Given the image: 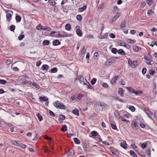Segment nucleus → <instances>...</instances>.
<instances>
[{
    "instance_id": "f257e3e1",
    "label": "nucleus",
    "mask_w": 157,
    "mask_h": 157,
    "mask_svg": "<svg viewBox=\"0 0 157 157\" xmlns=\"http://www.w3.org/2000/svg\"><path fill=\"white\" fill-rule=\"evenodd\" d=\"M143 110L150 118L152 120L155 118L157 121V113L155 112L153 113L149 110H146L145 109H144Z\"/></svg>"
},
{
    "instance_id": "f03ea898",
    "label": "nucleus",
    "mask_w": 157,
    "mask_h": 157,
    "mask_svg": "<svg viewBox=\"0 0 157 157\" xmlns=\"http://www.w3.org/2000/svg\"><path fill=\"white\" fill-rule=\"evenodd\" d=\"M117 58V57H112L108 59L104 64V66L106 67H108L112 63L116 60Z\"/></svg>"
},
{
    "instance_id": "7ed1b4c3",
    "label": "nucleus",
    "mask_w": 157,
    "mask_h": 157,
    "mask_svg": "<svg viewBox=\"0 0 157 157\" xmlns=\"http://www.w3.org/2000/svg\"><path fill=\"white\" fill-rule=\"evenodd\" d=\"M128 62L129 65L132 68H135L138 65L137 61L132 60L130 58L128 59Z\"/></svg>"
},
{
    "instance_id": "20e7f679",
    "label": "nucleus",
    "mask_w": 157,
    "mask_h": 157,
    "mask_svg": "<svg viewBox=\"0 0 157 157\" xmlns=\"http://www.w3.org/2000/svg\"><path fill=\"white\" fill-rule=\"evenodd\" d=\"M79 82L81 84H83L84 85H87L86 87L88 89H90V85L89 83H88L87 82L86 79L82 76H80L79 77Z\"/></svg>"
},
{
    "instance_id": "39448f33",
    "label": "nucleus",
    "mask_w": 157,
    "mask_h": 157,
    "mask_svg": "<svg viewBox=\"0 0 157 157\" xmlns=\"http://www.w3.org/2000/svg\"><path fill=\"white\" fill-rule=\"evenodd\" d=\"M72 36L71 33H68L64 31L60 32V38L67 37Z\"/></svg>"
},
{
    "instance_id": "423d86ee",
    "label": "nucleus",
    "mask_w": 157,
    "mask_h": 157,
    "mask_svg": "<svg viewBox=\"0 0 157 157\" xmlns=\"http://www.w3.org/2000/svg\"><path fill=\"white\" fill-rule=\"evenodd\" d=\"M50 36L52 37L60 38V32L52 31Z\"/></svg>"
},
{
    "instance_id": "0eeeda50",
    "label": "nucleus",
    "mask_w": 157,
    "mask_h": 157,
    "mask_svg": "<svg viewBox=\"0 0 157 157\" xmlns=\"http://www.w3.org/2000/svg\"><path fill=\"white\" fill-rule=\"evenodd\" d=\"M76 33L77 35L79 36H81L82 35V33L80 27L79 26H76L75 27Z\"/></svg>"
},
{
    "instance_id": "6e6552de",
    "label": "nucleus",
    "mask_w": 157,
    "mask_h": 157,
    "mask_svg": "<svg viewBox=\"0 0 157 157\" xmlns=\"http://www.w3.org/2000/svg\"><path fill=\"white\" fill-rule=\"evenodd\" d=\"M99 106H100L102 108V110L103 109H105L109 107L108 105L107 104L103 102L100 103Z\"/></svg>"
},
{
    "instance_id": "1a4fd4ad",
    "label": "nucleus",
    "mask_w": 157,
    "mask_h": 157,
    "mask_svg": "<svg viewBox=\"0 0 157 157\" xmlns=\"http://www.w3.org/2000/svg\"><path fill=\"white\" fill-rule=\"evenodd\" d=\"M120 16L121 13H118L111 19V22H113L116 21Z\"/></svg>"
},
{
    "instance_id": "9d476101",
    "label": "nucleus",
    "mask_w": 157,
    "mask_h": 157,
    "mask_svg": "<svg viewBox=\"0 0 157 157\" xmlns=\"http://www.w3.org/2000/svg\"><path fill=\"white\" fill-rule=\"evenodd\" d=\"M145 59L146 61H152V56L150 53L144 56Z\"/></svg>"
},
{
    "instance_id": "9b49d317",
    "label": "nucleus",
    "mask_w": 157,
    "mask_h": 157,
    "mask_svg": "<svg viewBox=\"0 0 157 157\" xmlns=\"http://www.w3.org/2000/svg\"><path fill=\"white\" fill-rule=\"evenodd\" d=\"M118 78V76L117 75H116L112 79L111 81V83L112 85L115 84L116 82V81L117 80Z\"/></svg>"
},
{
    "instance_id": "f8f14e48",
    "label": "nucleus",
    "mask_w": 157,
    "mask_h": 157,
    "mask_svg": "<svg viewBox=\"0 0 157 157\" xmlns=\"http://www.w3.org/2000/svg\"><path fill=\"white\" fill-rule=\"evenodd\" d=\"M39 100L41 102H43L44 101H47L48 100V98L47 97H39Z\"/></svg>"
},
{
    "instance_id": "ddd939ff",
    "label": "nucleus",
    "mask_w": 157,
    "mask_h": 157,
    "mask_svg": "<svg viewBox=\"0 0 157 157\" xmlns=\"http://www.w3.org/2000/svg\"><path fill=\"white\" fill-rule=\"evenodd\" d=\"M61 44V42L58 40H56L53 41V45L55 46H58Z\"/></svg>"
},
{
    "instance_id": "4468645a",
    "label": "nucleus",
    "mask_w": 157,
    "mask_h": 157,
    "mask_svg": "<svg viewBox=\"0 0 157 157\" xmlns=\"http://www.w3.org/2000/svg\"><path fill=\"white\" fill-rule=\"evenodd\" d=\"M117 53L118 54L121 56H125V52L122 49L118 50Z\"/></svg>"
},
{
    "instance_id": "2eb2a0df",
    "label": "nucleus",
    "mask_w": 157,
    "mask_h": 157,
    "mask_svg": "<svg viewBox=\"0 0 157 157\" xmlns=\"http://www.w3.org/2000/svg\"><path fill=\"white\" fill-rule=\"evenodd\" d=\"M110 150L111 152H112V154L114 155H116L117 154V153H118V152L117 151L116 149H114L112 147H110Z\"/></svg>"
},
{
    "instance_id": "dca6fc26",
    "label": "nucleus",
    "mask_w": 157,
    "mask_h": 157,
    "mask_svg": "<svg viewBox=\"0 0 157 157\" xmlns=\"http://www.w3.org/2000/svg\"><path fill=\"white\" fill-rule=\"evenodd\" d=\"M27 82L25 78H22L19 80V82L23 85H26Z\"/></svg>"
},
{
    "instance_id": "f3484780",
    "label": "nucleus",
    "mask_w": 157,
    "mask_h": 157,
    "mask_svg": "<svg viewBox=\"0 0 157 157\" xmlns=\"http://www.w3.org/2000/svg\"><path fill=\"white\" fill-rule=\"evenodd\" d=\"M12 15L11 14H7L6 15V20L8 22H10L12 18Z\"/></svg>"
},
{
    "instance_id": "a211bd4d",
    "label": "nucleus",
    "mask_w": 157,
    "mask_h": 157,
    "mask_svg": "<svg viewBox=\"0 0 157 157\" xmlns=\"http://www.w3.org/2000/svg\"><path fill=\"white\" fill-rule=\"evenodd\" d=\"M17 146L21 147L22 148H25L26 147V145L25 144L20 143L19 141V143H17Z\"/></svg>"
},
{
    "instance_id": "6ab92c4d",
    "label": "nucleus",
    "mask_w": 157,
    "mask_h": 157,
    "mask_svg": "<svg viewBox=\"0 0 157 157\" xmlns=\"http://www.w3.org/2000/svg\"><path fill=\"white\" fill-rule=\"evenodd\" d=\"M101 32L100 36L99 37L101 39H103L104 38H106L108 36V34L107 33H105L104 36H101Z\"/></svg>"
},
{
    "instance_id": "aec40b11",
    "label": "nucleus",
    "mask_w": 157,
    "mask_h": 157,
    "mask_svg": "<svg viewBox=\"0 0 157 157\" xmlns=\"http://www.w3.org/2000/svg\"><path fill=\"white\" fill-rule=\"evenodd\" d=\"M113 13L114 14H117L118 13L119 10L117 6H114L113 8Z\"/></svg>"
},
{
    "instance_id": "412c9836",
    "label": "nucleus",
    "mask_w": 157,
    "mask_h": 157,
    "mask_svg": "<svg viewBox=\"0 0 157 157\" xmlns=\"http://www.w3.org/2000/svg\"><path fill=\"white\" fill-rule=\"evenodd\" d=\"M41 68L43 70H47L49 69V67L47 64H44L42 66Z\"/></svg>"
},
{
    "instance_id": "4be33fe9",
    "label": "nucleus",
    "mask_w": 157,
    "mask_h": 157,
    "mask_svg": "<svg viewBox=\"0 0 157 157\" xmlns=\"http://www.w3.org/2000/svg\"><path fill=\"white\" fill-rule=\"evenodd\" d=\"M66 106L64 105L63 103L60 102L59 104V107H58V108L61 109H66Z\"/></svg>"
},
{
    "instance_id": "5701e85b",
    "label": "nucleus",
    "mask_w": 157,
    "mask_h": 157,
    "mask_svg": "<svg viewBox=\"0 0 157 157\" xmlns=\"http://www.w3.org/2000/svg\"><path fill=\"white\" fill-rule=\"evenodd\" d=\"M60 103V102L59 101H56L55 102H54L53 103L54 106L55 107H56L57 108H58V107H59V104Z\"/></svg>"
},
{
    "instance_id": "b1692460",
    "label": "nucleus",
    "mask_w": 157,
    "mask_h": 157,
    "mask_svg": "<svg viewBox=\"0 0 157 157\" xmlns=\"http://www.w3.org/2000/svg\"><path fill=\"white\" fill-rule=\"evenodd\" d=\"M92 103V101L91 100V99L89 98H87V102L86 103V104L87 106H89L91 105Z\"/></svg>"
},
{
    "instance_id": "393cba45",
    "label": "nucleus",
    "mask_w": 157,
    "mask_h": 157,
    "mask_svg": "<svg viewBox=\"0 0 157 157\" xmlns=\"http://www.w3.org/2000/svg\"><path fill=\"white\" fill-rule=\"evenodd\" d=\"M124 92L123 89L121 88H119L118 89V93L121 96H122L124 94Z\"/></svg>"
},
{
    "instance_id": "a878e982",
    "label": "nucleus",
    "mask_w": 157,
    "mask_h": 157,
    "mask_svg": "<svg viewBox=\"0 0 157 157\" xmlns=\"http://www.w3.org/2000/svg\"><path fill=\"white\" fill-rule=\"evenodd\" d=\"M65 29L67 30L70 31L71 29V25L69 24H66L65 25Z\"/></svg>"
},
{
    "instance_id": "bb28decb",
    "label": "nucleus",
    "mask_w": 157,
    "mask_h": 157,
    "mask_svg": "<svg viewBox=\"0 0 157 157\" xmlns=\"http://www.w3.org/2000/svg\"><path fill=\"white\" fill-rule=\"evenodd\" d=\"M86 6L84 5L82 7L79 8L78 9V10L80 12H82L83 11L85 10H86Z\"/></svg>"
},
{
    "instance_id": "cd10ccee",
    "label": "nucleus",
    "mask_w": 157,
    "mask_h": 157,
    "mask_svg": "<svg viewBox=\"0 0 157 157\" xmlns=\"http://www.w3.org/2000/svg\"><path fill=\"white\" fill-rule=\"evenodd\" d=\"M42 30L44 31H50L51 29L50 27L47 26H43Z\"/></svg>"
},
{
    "instance_id": "c85d7f7f",
    "label": "nucleus",
    "mask_w": 157,
    "mask_h": 157,
    "mask_svg": "<svg viewBox=\"0 0 157 157\" xmlns=\"http://www.w3.org/2000/svg\"><path fill=\"white\" fill-rule=\"evenodd\" d=\"M127 89L132 93H135V90L131 87H127Z\"/></svg>"
},
{
    "instance_id": "c756f323",
    "label": "nucleus",
    "mask_w": 157,
    "mask_h": 157,
    "mask_svg": "<svg viewBox=\"0 0 157 157\" xmlns=\"http://www.w3.org/2000/svg\"><path fill=\"white\" fill-rule=\"evenodd\" d=\"M130 154L133 157H137L136 154L133 151H130Z\"/></svg>"
},
{
    "instance_id": "7c9ffc66",
    "label": "nucleus",
    "mask_w": 157,
    "mask_h": 157,
    "mask_svg": "<svg viewBox=\"0 0 157 157\" xmlns=\"http://www.w3.org/2000/svg\"><path fill=\"white\" fill-rule=\"evenodd\" d=\"M11 142L13 145L17 146L18 143H19V141L16 140H12Z\"/></svg>"
},
{
    "instance_id": "2f4dec72",
    "label": "nucleus",
    "mask_w": 157,
    "mask_h": 157,
    "mask_svg": "<svg viewBox=\"0 0 157 157\" xmlns=\"http://www.w3.org/2000/svg\"><path fill=\"white\" fill-rule=\"evenodd\" d=\"M118 43L120 46L123 47H124V46L125 44V43L122 40H120L119 41Z\"/></svg>"
},
{
    "instance_id": "473e14b6",
    "label": "nucleus",
    "mask_w": 157,
    "mask_h": 157,
    "mask_svg": "<svg viewBox=\"0 0 157 157\" xmlns=\"http://www.w3.org/2000/svg\"><path fill=\"white\" fill-rule=\"evenodd\" d=\"M61 130L63 132H65L67 130V127L66 125H64L63 126L61 129Z\"/></svg>"
},
{
    "instance_id": "72a5a7b5",
    "label": "nucleus",
    "mask_w": 157,
    "mask_h": 157,
    "mask_svg": "<svg viewBox=\"0 0 157 157\" xmlns=\"http://www.w3.org/2000/svg\"><path fill=\"white\" fill-rule=\"evenodd\" d=\"M43 26L40 24H39L36 27V29L37 30H42Z\"/></svg>"
},
{
    "instance_id": "f704fd0d",
    "label": "nucleus",
    "mask_w": 157,
    "mask_h": 157,
    "mask_svg": "<svg viewBox=\"0 0 157 157\" xmlns=\"http://www.w3.org/2000/svg\"><path fill=\"white\" fill-rule=\"evenodd\" d=\"M126 24V22L125 21H124L120 25V28L121 29H123V28L125 27Z\"/></svg>"
},
{
    "instance_id": "c9c22d12",
    "label": "nucleus",
    "mask_w": 157,
    "mask_h": 157,
    "mask_svg": "<svg viewBox=\"0 0 157 157\" xmlns=\"http://www.w3.org/2000/svg\"><path fill=\"white\" fill-rule=\"evenodd\" d=\"M72 113L75 114L77 115H79V111L78 109H74L72 112Z\"/></svg>"
},
{
    "instance_id": "e433bc0d",
    "label": "nucleus",
    "mask_w": 157,
    "mask_h": 157,
    "mask_svg": "<svg viewBox=\"0 0 157 157\" xmlns=\"http://www.w3.org/2000/svg\"><path fill=\"white\" fill-rule=\"evenodd\" d=\"M49 41L48 40H44L43 42V44L44 45H48L49 44Z\"/></svg>"
},
{
    "instance_id": "4c0bfd02",
    "label": "nucleus",
    "mask_w": 157,
    "mask_h": 157,
    "mask_svg": "<svg viewBox=\"0 0 157 157\" xmlns=\"http://www.w3.org/2000/svg\"><path fill=\"white\" fill-rule=\"evenodd\" d=\"M36 116L37 117L39 121H41L42 120V117L40 113H38V114H37Z\"/></svg>"
},
{
    "instance_id": "58836bf2",
    "label": "nucleus",
    "mask_w": 157,
    "mask_h": 157,
    "mask_svg": "<svg viewBox=\"0 0 157 157\" xmlns=\"http://www.w3.org/2000/svg\"><path fill=\"white\" fill-rule=\"evenodd\" d=\"M120 145L121 147L125 149H126L127 148V147L126 146V145L125 144H123L121 143L120 144Z\"/></svg>"
},
{
    "instance_id": "ea45409f",
    "label": "nucleus",
    "mask_w": 157,
    "mask_h": 157,
    "mask_svg": "<svg viewBox=\"0 0 157 157\" xmlns=\"http://www.w3.org/2000/svg\"><path fill=\"white\" fill-rule=\"evenodd\" d=\"M65 118V117L64 116L61 115L60 116L59 120V121H60L64 120Z\"/></svg>"
},
{
    "instance_id": "a19ab883",
    "label": "nucleus",
    "mask_w": 157,
    "mask_h": 157,
    "mask_svg": "<svg viewBox=\"0 0 157 157\" xmlns=\"http://www.w3.org/2000/svg\"><path fill=\"white\" fill-rule=\"evenodd\" d=\"M147 4L149 6H150L151 4L153 3L152 0H147L146 1Z\"/></svg>"
},
{
    "instance_id": "79ce46f5",
    "label": "nucleus",
    "mask_w": 157,
    "mask_h": 157,
    "mask_svg": "<svg viewBox=\"0 0 157 157\" xmlns=\"http://www.w3.org/2000/svg\"><path fill=\"white\" fill-rule=\"evenodd\" d=\"M74 141L75 143L77 144H79L80 143V140L77 138H74Z\"/></svg>"
},
{
    "instance_id": "37998d69",
    "label": "nucleus",
    "mask_w": 157,
    "mask_h": 157,
    "mask_svg": "<svg viewBox=\"0 0 157 157\" xmlns=\"http://www.w3.org/2000/svg\"><path fill=\"white\" fill-rule=\"evenodd\" d=\"M16 20L17 21L19 22L21 21V18L19 16H17L15 17Z\"/></svg>"
},
{
    "instance_id": "c03bdc74",
    "label": "nucleus",
    "mask_w": 157,
    "mask_h": 157,
    "mask_svg": "<svg viewBox=\"0 0 157 157\" xmlns=\"http://www.w3.org/2000/svg\"><path fill=\"white\" fill-rule=\"evenodd\" d=\"M128 108L130 110H131L132 112H133L135 111V107L133 106H130Z\"/></svg>"
},
{
    "instance_id": "a18cd8bd",
    "label": "nucleus",
    "mask_w": 157,
    "mask_h": 157,
    "mask_svg": "<svg viewBox=\"0 0 157 157\" xmlns=\"http://www.w3.org/2000/svg\"><path fill=\"white\" fill-rule=\"evenodd\" d=\"M112 128L113 129H116L117 128V126L115 123H113L111 124Z\"/></svg>"
},
{
    "instance_id": "49530a36",
    "label": "nucleus",
    "mask_w": 157,
    "mask_h": 157,
    "mask_svg": "<svg viewBox=\"0 0 157 157\" xmlns=\"http://www.w3.org/2000/svg\"><path fill=\"white\" fill-rule=\"evenodd\" d=\"M49 3L50 5L52 6H54L56 4V2L53 0H51Z\"/></svg>"
},
{
    "instance_id": "de8ad7c7",
    "label": "nucleus",
    "mask_w": 157,
    "mask_h": 157,
    "mask_svg": "<svg viewBox=\"0 0 157 157\" xmlns=\"http://www.w3.org/2000/svg\"><path fill=\"white\" fill-rule=\"evenodd\" d=\"M57 71V68L56 67H54L51 70V72L52 73H54L56 72Z\"/></svg>"
},
{
    "instance_id": "09e8293b",
    "label": "nucleus",
    "mask_w": 157,
    "mask_h": 157,
    "mask_svg": "<svg viewBox=\"0 0 157 157\" xmlns=\"http://www.w3.org/2000/svg\"><path fill=\"white\" fill-rule=\"evenodd\" d=\"M134 93L136 95H137L139 94H142V91L140 90H137L136 91H135V93Z\"/></svg>"
},
{
    "instance_id": "8fccbe9b",
    "label": "nucleus",
    "mask_w": 157,
    "mask_h": 157,
    "mask_svg": "<svg viewBox=\"0 0 157 157\" xmlns=\"http://www.w3.org/2000/svg\"><path fill=\"white\" fill-rule=\"evenodd\" d=\"M118 50L115 48H113L111 49V52L112 53L114 54H116V53L117 52Z\"/></svg>"
},
{
    "instance_id": "3c124183",
    "label": "nucleus",
    "mask_w": 157,
    "mask_h": 157,
    "mask_svg": "<svg viewBox=\"0 0 157 157\" xmlns=\"http://www.w3.org/2000/svg\"><path fill=\"white\" fill-rule=\"evenodd\" d=\"M104 6V5L103 4H101L98 7V10L99 11H100L101 10L103 9Z\"/></svg>"
},
{
    "instance_id": "603ef678",
    "label": "nucleus",
    "mask_w": 157,
    "mask_h": 157,
    "mask_svg": "<svg viewBox=\"0 0 157 157\" xmlns=\"http://www.w3.org/2000/svg\"><path fill=\"white\" fill-rule=\"evenodd\" d=\"M83 97V95L81 94H79L77 96V98L79 100H81Z\"/></svg>"
},
{
    "instance_id": "864d4df0",
    "label": "nucleus",
    "mask_w": 157,
    "mask_h": 157,
    "mask_svg": "<svg viewBox=\"0 0 157 157\" xmlns=\"http://www.w3.org/2000/svg\"><path fill=\"white\" fill-rule=\"evenodd\" d=\"M133 49L136 52H138L139 51V48L137 46H133Z\"/></svg>"
},
{
    "instance_id": "5fc2aeb1",
    "label": "nucleus",
    "mask_w": 157,
    "mask_h": 157,
    "mask_svg": "<svg viewBox=\"0 0 157 157\" xmlns=\"http://www.w3.org/2000/svg\"><path fill=\"white\" fill-rule=\"evenodd\" d=\"M96 78H93V79L91 80V84H92V85H94L96 82Z\"/></svg>"
},
{
    "instance_id": "6e6d98bb",
    "label": "nucleus",
    "mask_w": 157,
    "mask_h": 157,
    "mask_svg": "<svg viewBox=\"0 0 157 157\" xmlns=\"http://www.w3.org/2000/svg\"><path fill=\"white\" fill-rule=\"evenodd\" d=\"M86 52V49L85 48V46H83L82 49L81 53L83 54H84Z\"/></svg>"
},
{
    "instance_id": "4d7b16f0",
    "label": "nucleus",
    "mask_w": 157,
    "mask_h": 157,
    "mask_svg": "<svg viewBox=\"0 0 157 157\" xmlns=\"http://www.w3.org/2000/svg\"><path fill=\"white\" fill-rule=\"evenodd\" d=\"M3 10L5 11V12L7 14H10V13H9L10 12L13 13V12L12 10H6L3 8Z\"/></svg>"
},
{
    "instance_id": "13d9d810",
    "label": "nucleus",
    "mask_w": 157,
    "mask_h": 157,
    "mask_svg": "<svg viewBox=\"0 0 157 157\" xmlns=\"http://www.w3.org/2000/svg\"><path fill=\"white\" fill-rule=\"evenodd\" d=\"M6 82V81L5 80L0 79V84L4 85L5 84Z\"/></svg>"
},
{
    "instance_id": "bf43d9fd",
    "label": "nucleus",
    "mask_w": 157,
    "mask_h": 157,
    "mask_svg": "<svg viewBox=\"0 0 157 157\" xmlns=\"http://www.w3.org/2000/svg\"><path fill=\"white\" fill-rule=\"evenodd\" d=\"M97 132L95 131H94L91 132V134L93 136H96L97 135Z\"/></svg>"
},
{
    "instance_id": "052dcab7",
    "label": "nucleus",
    "mask_w": 157,
    "mask_h": 157,
    "mask_svg": "<svg viewBox=\"0 0 157 157\" xmlns=\"http://www.w3.org/2000/svg\"><path fill=\"white\" fill-rule=\"evenodd\" d=\"M146 5V3L145 2H143L140 4V6L141 8H144Z\"/></svg>"
},
{
    "instance_id": "680f3d73",
    "label": "nucleus",
    "mask_w": 157,
    "mask_h": 157,
    "mask_svg": "<svg viewBox=\"0 0 157 157\" xmlns=\"http://www.w3.org/2000/svg\"><path fill=\"white\" fill-rule=\"evenodd\" d=\"M25 36L23 34L21 35L18 36V39L19 40H22L24 37Z\"/></svg>"
},
{
    "instance_id": "e2e57ef3",
    "label": "nucleus",
    "mask_w": 157,
    "mask_h": 157,
    "mask_svg": "<svg viewBox=\"0 0 157 157\" xmlns=\"http://www.w3.org/2000/svg\"><path fill=\"white\" fill-rule=\"evenodd\" d=\"M76 18L78 20L80 21L82 19V16L80 15H78L76 16Z\"/></svg>"
},
{
    "instance_id": "0e129e2a",
    "label": "nucleus",
    "mask_w": 157,
    "mask_h": 157,
    "mask_svg": "<svg viewBox=\"0 0 157 157\" xmlns=\"http://www.w3.org/2000/svg\"><path fill=\"white\" fill-rule=\"evenodd\" d=\"M49 115L52 117H55V114L52 111L49 110Z\"/></svg>"
},
{
    "instance_id": "69168bd1",
    "label": "nucleus",
    "mask_w": 157,
    "mask_h": 157,
    "mask_svg": "<svg viewBox=\"0 0 157 157\" xmlns=\"http://www.w3.org/2000/svg\"><path fill=\"white\" fill-rule=\"evenodd\" d=\"M124 47L126 48L129 49L131 48V46L128 44H125V45L124 46Z\"/></svg>"
},
{
    "instance_id": "338daca9",
    "label": "nucleus",
    "mask_w": 157,
    "mask_h": 157,
    "mask_svg": "<svg viewBox=\"0 0 157 157\" xmlns=\"http://www.w3.org/2000/svg\"><path fill=\"white\" fill-rule=\"evenodd\" d=\"M153 13V11L151 10H149L147 12V14L148 16H150L151 15V14Z\"/></svg>"
},
{
    "instance_id": "774afa93",
    "label": "nucleus",
    "mask_w": 157,
    "mask_h": 157,
    "mask_svg": "<svg viewBox=\"0 0 157 157\" xmlns=\"http://www.w3.org/2000/svg\"><path fill=\"white\" fill-rule=\"evenodd\" d=\"M155 71L152 69L150 70L149 71L150 74L151 75H153L155 73Z\"/></svg>"
}]
</instances>
